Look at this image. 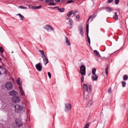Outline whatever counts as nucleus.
<instances>
[{
  "instance_id": "obj_7",
  "label": "nucleus",
  "mask_w": 128,
  "mask_h": 128,
  "mask_svg": "<svg viewBox=\"0 0 128 128\" xmlns=\"http://www.w3.org/2000/svg\"><path fill=\"white\" fill-rule=\"evenodd\" d=\"M86 32H87L88 42V44H90V36H88V24H87V25H86Z\"/></svg>"
},
{
  "instance_id": "obj_9",
  "label": "nucleus",
  "mask_w": 128,
  "mask_h": 128,
  "mask_svg": "<svg viewBox=\"0 0 128 128\" xmlns=\"http://www.w3.org/2000/svg\"><path fill=\"white\" fill-rule=\"evenodd\" d=\"M12 100H13L14 102H20V98L18 96H14L12 98Z\"/></svg>"
},
{
  "instance_id": "obj_41",
  "label": "nucleus",
  "mask_w": 128,
  "mask_h": 128,
  "mask_svg": "<svg viewBox=\"0 0 128 128\" xmlns=\"http://www.w3.org/2000/svg\"><path fill=\"white\" fill-rule=\"evenodd\" d=\"M38 52H41V54H44V52L43 50H39Z\"/></svg>"
},
{
  "instance_id": "obj_27",
  "label": "nucleus",
  "mask_w": 128,
  "mask_h": 128,
  "mask_svg": "<svg viewBox=\"0 0 128 128\" xmlns=\"http://www.w3.org/2000/svg\"><path fill=\"white\" fill-rule=\"evenodd\" d=\"M114 20H118V14H116V12L114 13Z\"/></svg>"
},
{
  "instance_id": "obj_30",
  "label": "nucleus",
  "mask_w": 128,
  "mask_h": 128,
  "mask_svg": "<svg viewBox=\"0 0 128 128\" xmlns=\"http://www.w3.org/2000/svg\"><path fill=\"white\" fill-rule=\"evenodd\" d=\"M20 78H19L16 80V82L18 86H20Z\"/></svg>"
},
{
  "instance_id": "obj_55",
  "label": "nucleus",
  "mask_w": 128,
  "mask_h": 128,
  "mask_svg": "<svg viewBox=\"0 0 128 128\" xmlns=\"http://www.w3.org/2000/svg\"><path fill=\"white\" fill-rule=\"evenodd\" d=\"M0 74H2V72H1L0 71Z\"/></svg>"
},
{
  "instance_id": "obj_26",
  "label": "nucleus",
  "mask_w": 128,
  "mask_h": 128,
  "mask_svg": "<svg viewBox=\"0 0 128 128\" xmlns=\"http://www.w3.org/2000/svg\"><path fill=\"white\" fill-rule=\"evenodd\" d=\"M128 76L126 75H124L123 76V80H128Z\"/></svg>"
},
{
  "instance_id": "obj_40",
  "label": "nucleus",
  "mask_w": 128,
  "mask_h": 128,
  "mask_svg": "<svg viewBox=\"0 0 128 128\" xmlns=\"http://www.w3.org/2000/svg\"><path fill=\"white\" fill-rule=\"evenodd\" d=\"M108 94H112V88H110L108 90Z\"/></svg>"
},
{
  "instance_id": "obj_6",
  "label": "nucleus",
  "mask_w": 128,
  "mask_h": 128,
  "mask_svg": "<svg viewBox=\"0 0 128 128\" xmlns=\"http://www.w3.org/2000/svg\"><path fill=\"white\" fill-rule=\"evenodd\" d=\"M44 30H47V32H50V30H54L52 27L49 24H47L44 26Z\"/></svg>"
},
{
  "instance_id": "obj_31",
  "label": "nucleus",
  "mask_w": 128,
  "mask_h": 128,
  "mask_svg": "<svg viewBox=\"0 0 128 128\" xmlns=\"http://www.w3.org/2000/svg\"><path fill=\"white\" fill-rule=\"evenodd\" d=\"M89 90H90V92H92V85H90L89 86Z\"/></svg>"
},
{
  "instance_id": "obj_56",
  "label": "nucleus",
  "mask_w": 128,
  "mask_h": 128,
  "mask_svg": "<svg viewBox=\"0 0 128 128\" xmlns=\"http://www.w3.org/2000/svg\"><path fill=\"white\" fill-rule=\"evenodd\" d=\"M118 12H120V10H118Z\"/></svg>"
},
{
  "instance_id": "obj_14",
  "label": "nucleus",
  "mask_w": 128,
  "mask_h": 128,
  "mask_svg": "<svg viewBox=\"0 0 128 128\" xmlns=\"http://www.w3.org/2000/svg\"><path fill=\"white\" fill-rule=\"evenodd\" d=\"M73 14V11L71 10L70 11L68 14L67 16H66V20H70V16L72 14Z\"/></svg>"
},
{
  "instance_id": "obj_1",
  "label": "nucleus",
  "mask_w": 128,
  "mask_h": 128,
  "mask_svg": "<svg viewBox=\"0 0 128 128\" xmlns=\"http://www.w3.org/2000/svg\"><path fill=\"white\" fill-rule=\"evenodd\" d=\"M14 108L16 112L18 113L22 112H24V108L22 106L18 104H16L14 106Z\"/></svg>"
},
{
  "instance_id": "obj_34",
  "label": "nucleus",
  "mask_w": 128,
  "mask_h": 128,
  "mask_svg": "<svg viewBox=\"0 0 128 128\" xmlns=\"http://www.w3.org/2000/svg\"><path fill=\"white\" fill-rule=\"evenodd\" d=\"M72 22H74L72 20H70L68 22V24H72Z\"/></svg>"
},
{
  "instance_id": "obj_45",
  "label": "nucleus",
  "mask_w": 128,
  "mask_h": 128,
  "mask_svg": "<svg viewBox=\"0 0 128 128\" xmlns=\"http://www.w3.org/2000/svg\"><path fill=\"white\" fill-rule=\"evenodd\" d=\"M114 2L113 0H108V4H110V2Z\"/></svg>"
},
{
  "instance_id": "obj_4",
  "label": "nucleus",
  "mask_w": 128,
  "mask_h": 128,
  "mask_svg": "<svg viewBox=\"0 0 128 128\" xmlns=\"http://www.w3.org/2000/svg\"><path fill=\"white\" fill-rule=\"evenodd\" d=\"M36 68L38 72H42V65L40 62L36 64Z\"/></svg>"
},
{
  "instance_id": "obj_36",
  "label": "nucleus",
  "mask_w": 128,
  "mask_h": 128,
  "mask_svg": "<svg viewBox=\"0 0 128 128\" xmlns=\"http://www.w3.org/2000/svg\"><path fill=\"white\" fill-rule=\"evenodd\" d=\"M19 8H22V9H24V10L26 9V7H25V6H19Z\"/></svg>"
},
{
  "instance_id": "obj_43",
  "label": "nucleus",
  "mask_w": 128,
  "mask_h": 128,
  "mask_svg": "<svg viewBox=\"0 0 128 128\" xmlns=\"http://www.w3.org/2000/svg\"><path fill=\"white\" fill-rule=\"evenodd\" d=\"M92 18V16H90L89 17L88 19V20L87 22H90V18Z\"/></svg>"
},
{
  "instance_id": "obj_51",
  "label": "nucleus",
  "mask_w": 128,
  "mask_h": 128,
  "mask_svg": "<svg viewBox=\"0 0 128 128\" xmlns=\"http://www.w3.org/2000/svg\"><path fill=\"white\" fill-rule=\"evenodd\" d=\"M73 14H74V16H75V15H76V12H74L73 13Z\"/></svg>"
},
{
  "instance_id": "obj_16",
  "label": "nucleus",
  "mask_w": 128,
  "mask_h": 128,
  "mask_svg": "<svg viewBox=\"0 0 128 128\" xmlns=\"http://www.w3.org/2000/svg\"><path fill=\"white\" fill-rule=\"evenodd\" d=\"M18 92L14 90H13L10 92V96H16Z\"/></svg>"
},
{
  "instance_id": "obj_32",
  "label": "nucleus",
  "mask_w": 128,
  "mask_h": 128,
  "mask_svg": "<svg viewBox=\"0 0 128 128\" xmlns=\"http://www.w3.org/2000/svg\"><path fill=\"white\" fill-rule=\"evenodd\" d=\"M34 8H36V10H39V8H42V6H36Z\"/></svg>"
},
{
  "instance_id": "obj_24",
  "label": "nucleus",
  "mask_w": 128,
  "mask_h": 128,
  "mask_svg": "<svg viewBox=\"0 0 128 128\" xmlns=\"http://www.w3.org/2000/svg\"><path fill=\"white\" fill-rule=\"evenodd\" d=\"M16 16H19L22 20H24V16L20 14H17Z\"/></svg>"
},
{
  "instance_id": "obj_39",
  "label": "nucleus",
  "mask_w": 128,
  "mask_h": 128,
  "mask_svg": "<svg viewBox=\"0 0 128 128\" xmlns=\"http://www.w3.org/2000/svg\"><path fill=\"white\" fill-rule=\"evenodd\" d=\"M118 2H120V0H115V3L116 4H118Z\"/></svg>"
},
{
  "instance_id": "obj_52",
  "label": "nucleus",
  "mask_w": 128,
  "mask_h": 128,
  "mask_svg": "<svg viewBox=\"0 0 128 128\" xmlns=\"http://www.w3.org/2000/svg\"><path fill=\"white\" fill-rule=\"evenodd\" d=\"M64 0H61V2H64Z\"/></svg>"
},
{
  "instance_id": "obj_2",
  "label": "nucleus",
  "mask_w": 128,
  "mask_h": 128,
  "mask_svg": "<svg viewBox=\"0 0 128 128\" xmlns=\"http://www.w3.org/2000/svg\"><path fill=\"white\" fill-rule=\"evenodd\" d=\"M86 68L84 65H82L80 66V73L82 76H86Z\"/></svg>"
},
{
  "instance_id": "obj_11",
  "label": "nucleus",
  "mask_w": 128,
  "mask_h": 128,
  "mask_svg": "<svg viewBox=\"0 0 128 128\" xmlns=\"http://www.w3.org/2000/svg\"><path fill=\"white\" fill-rule=\"evenodd\" d=\"M16 124L18 126H22V122L20 119H16Z\"/></svg>"
},
{
  "instance_id": "obj_21",
  "label": "nucleus",
  "mask_w": 128,
  "mask_h": 128,
  "mask_svg": "<svg viewBox=\"0 0 128 128\" xmlns=\"http://www.w3.org/2000/svg\"><path fill=\"white\" fill-rule=\"evenodd\" d=\"M94 54H96V56H100V54L98 52V50H94Z\"/></svg>"
},
{
  "instance_id": "obj_22",
  "label": "nucleus",
  "mask_w": 128,
  "mask_h": 128,
  "mask_svg": "<svg viewBox=\"0 0 128 128\" xmlns=\"http://www.w3.org/2000/svg\"><path fill=\"white\" fill-rule=\"evenodd\" d=\"M58 10L60 12H64V8H58Z\"/></svg>"
},
{
  "instance_id": "obj_49",
  "label": "nucleus",
  "mask_w": 128,
  "mask_h": 128,
  "mask_svg": "<svg viewBox=\"0 0 128 128\" xmlns=\"http://www.w3.org/2000/svg\"><path fill=\"white\" fill-rule=\"evenodd\" d=\"M55 2H60V0H55Z\"/></svg>"
},
{
  "instance_id": "obj_48",
  "label": "nucleus",
  "mask_w": 128,
  "mask_h": 128,
  "mask_svg": "<svg viewBox=\"0 0 128 128\" xmlns=\"http://www.w3.org/2000/svg\"><path fill=\"white\" fill-rule=\"evenodd\" d=\"M96 15H94V16H93V17L92 18V20H94V18H96Z\"/></svg>"
},
{
  "instance_id": "obj_8",
  "label": "nucleus",
  "mask_w": 128,
  "mask_h": 128,
  "mask_svg": "<svg viewBox=\"0 0 128 128\" xmlns=\"http://www.w3.org/2000/svg\"><path fill=\"white\" fill-rule=\"evenodd\" d=\"M54 0H46L45 2L49 4L48 6H56V4H54Z\"/></svg>"
},
{
  "instance_id": "obj_35",
  "label": "nucleus",
  "mask_w": 128,
  "mask_h": 128,
  "mask_svg": "<svg viewBox=\"0 0 128 128\" xmlns=\"http://www.w3.org/2000/svg\"><path fill=\"white\" fill-rule=\"evenodd\" d=\"M0 52H4V48L2 46H0Z\"/></svg>"
},
{
  "instance_id": "obj_44",
  "label": "nucleus",
  "mask_w": 128,
  "mask_h": 128,
  "mask_svg": "<svg viewBox=\"0 0 128 128\" xmlns=\"http://www.w3.org/2000/svg\"><path fill=\"white\" fill-rule=\"evenodd\" d=\"M42 54V58H46V54Z\"/></svg>"
},
{
  "instance_id": "obj_3",
  "label": "nucleus",
  "mask_w": 128,
  "mask_h": 128,
  "mask_svg": "<svg viewBox=\"0 0 128 128\" xmlns=\"http://www.w3.org/2000/svg\"><path fill=\"white\" fill-rule=\"evenodd\" d=\"M72 110V104L66 103L65 104V111L70 112Z\"/></svg>"
},
{
  "instance_id": "obj_15",
  "label": "nucleus",
  "mask_w": 128,
  "mask_h": 128,
  "mask_svg": "<svg viewBox=\"0 0 128 128\" xmlns=\"http://www.w3.org/2000/svg\"><path fill=\"white\" fill-rule=\"evenodd\" d=\"M98 75L96 74H92V80H98Z\"/></svg>"
},
{
  "instance_id": "obj_33",
  "label": "nucleus",
  "mask_w": 128,
  "mask_h": 128,
  "mask_svg": "<svg viewBox=\"0 0 128 128\" xmlns=\"http://www.w3.org/2000/svg\"><path fill=\"white\" fill-rule=\"evenodd\" d=\"M90 128V123H87L86 124V125L84 127V128Z\"/></svg>"
},
{
  "instance_id": "obj_53",
  "label": "nucleus",
  "mask_w": 128,
  "mask_h": 128,
  "mask_svg": "<svg viewBox=\"0 0 128 128\" xmlns=\"http://www.w3.org/2000/svg\"><path fill=\"white\" fill-rule=\"evenodd\" d=\"M41 0L42 2H44V0Z\"/></svg>"
},
{
  "instance_id": "obj_58",
  "label": "nucleus",
  "mask_w": 128,
  "mask_h": 128,
  "mask_svg": "<svg viewBox=\"0 0 128 128\" xmlns=\"http://www.w3.org/2000/svg\"><path fill=\"white\" fill-rule=\"evenodd\" d=\"M4 70H6V68H4Z\"/></svg>"
},
{
  "instance_id": "obj_47",
  "label": "nucleus",
  "mask_w": 128,
  "mask_h": 128,
  "mask_svg": "<svg viewBox=\"0 0 128 128\" xmlns=\"http://www.w3.org/2000/svg\"><path fill=\"white\" fill-rule=\"evenodd\" d=\"M76 18H77V20L80 19V16L78 15L76 16Z\"/></svg>"
},
{
  "instance_id": "obj_13",
  "label": "nucleus",
  "mask_w": 128,
  "mask_h": 128,
  "mask_svg": "<svg viewBox=\"0 0 128 128\" xmlns=\"http://www.w3.org/2000/svg\"><path fill=\"white\" fill-rule=\"evenodd\" d=\"M78 30L80 31V32L81 36H84V28H82V26H79Z\"/></svg>"
},
{
  "instance_id": "obj_23",
  "label": "nucleus",
  "mask_w": 128,
  "mask_h": 128,
  "mask_svg": "<svg viewBox=\"0 0 128 128\" xmlns=\"http://www.w3.org/2000/svg\"><path fill=\"white\" fill-rule=\"evenodd\" d=\"M66 43L67 44V46H70V43L68 37L66 38Z\"/></svg>"
},
{
  "instance_id": "obj_46",
  "label": "nucleus",
  "mask_w": 128,
  "mask_h": 128,
  "mask_svg": "<svg viewBox=\"0 0 128 128\" xmlns=\"http://www.w3.org/2000/svg\"><path fill=\"white\" fill-rule=\"evenodd\" d=\"M70 28H72V24H69Z\"/></svg>"
},
{
  "instance_id": "obj_42",
  "label": "nucleus",
  "mask_w": 128,
  "mask_h": 128,
  "mask_svg": "<svg viewBox=\"0 0 128 128\" xmlns=\"http://www.w3.org/2000/svg\"><path fill=\"white\" fill-rule=\"evenodd\" d=\"M72 2H74V0H69V1H68V4H72Z\"/></svg>"
},
{
  "instance_id": "obj_37",
  "label": "nucleus",
  "mask_w": 128,
  "mask_h": 128,
  "mask_svg": "<svg viewBox=\"0 0 128 128\" xmlns=\"http://www.w3.org/2000/svg\"><path fill=\"white\" fill-rule=\"evenodd\" d=\"M84 75H82V76L81 77V82H84Z\"/></svg>"
},
{
  "instance_id": "obj_38",
  "label": "nucleus",
  "mask_w": 128,
  "mask_h": 128,
  "mask_svg": "<svg viewBox=\"0 0 128 128\" xmlns=\"http://www.w3.org/2000/svg\"><path fill=\"white\" fill-rule=\"evenodd\" d=\"M48 76H49V78H52V74H50V72H48Z\"/></svg>"
},
{
  "instance_id": "obj_25",
  "label": "nucleus",
  "mask_w": 128,
  "mask_h": 128,
  "mask_svg": "<svg viewBox=\"0 0 128 128\" xmlns=\"http://www.w3.org/2000/svg\"><path fill=\"white\" fill-rule=\"evenodd\" d=\"M106 10L108 12H112V8H110L107 7L106 8Z\"/></svg>"
},
{
  "instance_id": "obj_28",
  "label": "nucleus",
  "mask_w": 128,
  "mask_h": 128,
  "mask_svg": "<svg viewBox=\"0 0 128 128\" xmlns=\"http://www.w3.org/2000/svg\"><path fill=\"white\" fill-rule=\"evenodd\" d=\"M96 68H94L92 70V74H96Z\"/></svg>"
},
{
  "instance_id": "obj_57",
  "label": "nucleus",
  "mask_w": 128,
  "mask_h": 128,
  "mask_svg": "<svg viewBox=\"0 0 128 128\" xmlns=\"http://www.w3.org/2000/svg\"><path fill=\"white\" fill-rule=\"evenodd\" d=\"M0 60H2V58H0Z\"/></svg>"
},
{
  "instance_id": "obj_5",
  "label": "nucleus",
  "mask_w": 128,
  "mask_h": 128,
  "mask_svg": "<svg viewBox=\"0 0 128 128\" xmlns=\"http://www.w3.org/2000/svg\"><path fill=\"white\" fill-rule=\"evenodd\" d=\"M5 87L7 90H12V84L11 82H6Z\"/></svg>"
},
{
  "instance_id": "obj_10",
  "label": "nucleus",
  "mask_w": 128,
  "mask_h": 128,
  "mask_svg": "<svg viewBox=\"0 0 128 128\" xmlns=\"http://www.w3.org/2000/svg\"><path fill=\"white\" fill-rule=\"evenodd\" d=\"M84 94L88 92V85L86 84H84L83 85Z\"/></svg>"
},
{
  "instance_id": "obj_19",
  "label": "nucleus",
  "mask_w": 128,
  "mask_h": 128,
  "mask_svg": "<svg viewBox=\"0 0 128 128\" xmlns=\"http://www.w3.org/2000/svg\"><path fill=\"white\" fill-rule=\"evenodd\" d=\"M19 89L20 90V92L22 96H24V89H22V87L20 86H19Z\"/></svg>"
},
{
  "instance_id": "obj_50",
  "label": "nucleus",
  "mask_w": 128,
  "mask_h": 128,
  "mask_svg": "<svg viewBox=\"0 0 128 128\" xmlns=\"http://www.w3.org/2000/svg\"><path fill=\"white\" fill-rule=\"evenodd\" d=\"M53 8H57V10H58V6L57 7H54Z\"/></svg>"
},
{
  "instance_id": "obj_20",
  "label": "nucleus",
  "mask_w": 128,
  "mask_h": 128,
  "mask_svg": "<svg viewBox=\"0 0 128 128\" xmlns=\"http://www.w3.org/2000/svg\"><path fill=\"white\" fill-rule=\"evenodd\" d=\"M108 66H106L105 68V74L108 76Z\"/></svg>"
},
{
  "instance_id": "obj_29",
  "label": "nucleus",
  "mask_w": 128,
  "mask_h": 128,
  "mask_svg": "<svg viewBox=\"0 0 128 128\" xmlns=\"http://www.w3.org/2000/svg\"><path fill=\"white\" fill-rule=\"evenodd\" d=\"M122 88H124L126 86V82L122 81Z\"/></svg>"
},
{
  "instance_id": "obj_54",
  "label": "nucleus",
  "mask_w": 128,
  "mask_h": 128,
  "mask_svg": "<svg viewBox=\"0 0 128 128\" xmlns=\"http://www.w3.org/2000/svg\"><path fill=\"white\" fill-rule=\"evenodd\" d=\"M2 68V66H0V68Z\"/></svg>"
},
{
  "instance_id": "obj_17",
  "label": "nucleus",
  "mask_w": 128,
  "mask_h": 128,
  "mask_svg": "<svg viewBox=\"0 0 128 128\" xmlns=\"http://www.w3.org/2000/svg\"><path fill=\"white\" fill-rule=\"evenodd\" d=\"M94 104V100H90L88 102V104H87V108H90Z\"/></svg>"
},
{
  "instance_id": "obj_12",
  "label": "nucleus",
  "mask_w": 128,
  "mask_h": 128,
  "mask_svg": "<svg viewBox=\"0 0 128 128\" xmlns=\"http://www.w3.org/2000/svg\"><path fill=\"white\" fill-rule=\"evenodd\" d=\"M84 94V100H89L90 99V96H88L89 93L86 92Z\"/></svg>"
},
{
  "instance_id": "obj_18",
  "label": "nucleus",
  "mask_w": 128,
  "mask_h": 128,
  "mask_svg": "<svg viewBox=\"0 0 128 128\" xmlns=\"http://www.w3.org/2000/svg\"><path fill=\"white\" fill-rule=\"evenodd\" d=\"M43 60L45 66H46L48 64V58L45 57V58H43Z\"/></svg>"
}]
</instances>
